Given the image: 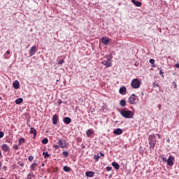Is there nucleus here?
I'll use <instances>...</instances> for the list:
<instances>
[{
    "instance_id": "f257e3e1",
    "label": "nucleus",
    "mask_w": 179,
    "mask_h": 179,
    "mask_svg": "<svg viewBox=\"0 0 179 179\" xmlns=\"http://www.w3.org/2000/svg\"><path fill=\"white\" fill-rule=\"evenodd\" d=\"M120 114L122 117H124V118H134V113L131 110L122 109L120 111Z\"/></svg>"
},
{
    "instance_id": "f03ea898",
    "label": "nucleus",
    "mask_w": 179,
    "mask_h": 179,
    "mask_svg": "<svg viewBox=\"0 0 179 179\" xmlns=\"http://www.w3.org/2000/svg\"><path fill=\"white\" fill-rule=\"evenodd\" d=\"M148 141L150 150L155 149V145H156V136L155 135H150Z\"/></svg>"
},
{
    "instance_id": "7ed1b4c3",
    "label": "nucleus",
    "mask_w": 179,
    "mask_h": 179,
    "mask_svg": "<svg viewBox=\"0 0 179 179\" xmlns=\"http://www.w3.org/2000/svg\"><path fill=\"white\" fill-rule=\"evenodd\" d=\"M139 101V98L138 97V96L135 95L134 94H132L129 98V103L130 104H138Z\"/></svg>"
},
{
    "instance_id": "20e7f679",
    "label": "nucleus",
    "mask_w": 179,
    "mask_h": 179,
    "mask_svg": "<svg viewBox=\"0 0 179 179\" xmlns=\"http://www.w3.org/2000/svg\"><path fill=\"white\" fill-rule=\"evenodd\" d=\"M161 158L162 162L167 163L168 166H173L174 164V157L171 155L169 156L168 159L164 157H161Z\"/></svg>"
},
{
    "instance_id": "39448f33",
    "label": "nucleus",
    "mask_w": 179,
    "mask_h": 179,
    "mask_svg": "<svg viewBox=\"0 0 179 179\" xmlns=\"http://www.w3.org/2000/svg\"><path fill=\"white\" fill-rule=\"evenodd\" d=\"M131 86L133 87V89H139V87H141V82L139 81V79H133L131 83Z\"/></svg>"
},
{
    "instance_id": "423d86ee",
    "label": "nucleus",
    "mask_w": 179,
    "mask_h": 179,
    "mask_svg": "<svg viewBox=\"0 0 179 179\" xmlns=\"http://www.w3.org/2000/svg\"><path fill=\"white\" fill-rule=\"evenodd\" d=\"M113 57L110 56V58L107 59V60L103 61L101 62L102 65H104V66H106V68H110V66H112L113 64L111 63V59Z\"/></svg>"
},
{
    "instance_id": "0eeeda50",
    "label": "nucleus",
    "mask_w": 179,
    "mask_h": 179,
    "mask_svg": "<svg viewBox=\"0 0 179 179\" xmlns=\"http://www.w3.org/2000/svg\"><path fill=\"white\" fill-rule=\"evenodd\" d=\"M58 145L59 148H62V149H65L66 148V141L64 140V138H60L58 141Z\"/></svg>"
},
{
    "instance_id": "6e6552de",
    "label": "nucleus",
    "mask_w": 179,
    "mask_h": 179,
    "mask_svg": "<svg viewBox=\"0 0 179 179\" xmlns=\"http://www.w3.org/2000/svg\"><path fill=\"white\" fill-rule=\"evenodd\" d=\"M101 41L102 44H103L104 45H107V44H108L111 41V39L108 37H103L102 38H101Z\"/></svg>"
},
{
    "instance_id": "1a4fd4ad",
    "label": "nucleus",
    "mask_w": 179,
    "mask_h": 179,
    "mask_svg": "<svg viewBox=\"0 0 179 179\" xmlns=\"http://www.w3.org/2000/svg\"><path fill=\"white\" fill-rule=\"evenodd\" d=\"M36 52H37V47L32 46L31 48V49L29 50V55H30V57H33V55H34V54H36Z\"/></svg>"
},
{
    "instance_id": "9d476101",
    "label": "nucleus",
    "mask_w": 179,
    "mask_h": 179,
    "mask_svg": "<svg viewBox=\"0 0 179 179\" xmlns=\"http://www.w3.org/2000/svg\"><path fill=\"white\" fill-rule=\"evenodd\" d=\"M124 131H122V129L117 128L115 130L113 131V134L115 135H121Z\"/></svg>"
},
{
    "instance_id": "9b49d317",
    "label": "nucleus",
    "mask_w": 179,
    "mask_h": 179,
    "mask_svg": "<svg viewBox=\"0 0 179 179\" xmlns=\"http://www.w3.org/2000/svg\"><path fill=\"white\" fill-rule=\"evenodd\" d=\"M119 92L120 94H125L127 93V87H121L119 90Z\"/></svg>"
},
{
    "instance_id": "f8f14e48",
    "label": "nucleus",
    "mask_w": 179,
    "mask_h": 179,
    "mask_svg": "<svg viewBox=\"0 0 179 179\" xmlns=\"http://www.w3.org/2000/svg\"><path fill=\"white\" fill-rule=\"evenodd\" d=\"M29 134H31L32 135H34V138H36V136H37V130H36L34 127H31Z\"/></svg>"
},
{
    "instance_id": "ddd939ff",
    "label": "nucleus",
    "mask_w": 179,
    "mask_h": 179,
    "mask_svg": "<svg viewBox=\"0 0 179 179\" xmlns=\"http://www.w3.org/2000/svg\"><path fill=\"white\" fill-rule=\"evenodd\" d=\"M57 122H58V115H54L52 117V124H54V125H57Z\"/></svg>"
},
{
    "instance_id": "4468645a",
    "label": "nucleus",
    "mask_w": 179,
    "mask_h": 179,
    "mask_svg": "<svg viewBox=\"0 0 179 179\" xmlns=\"http://www.w3.org/2000/svg\"><path fill=\"white\" fill-rule=\"evenodd\" d=\"M132 3L135 5V6L141 7L142 6V3L141 1H138L136 0H131Z\"/></svg>"
},
{
    "instance_id": "2eb2a0df",
    "label": "nucleus",
    "mask_w": 179,
    "mask_h": 179,
    "mask_svg": "<svg viewBox=\"0 0 179 179\" xmlns=\"http://www.w3.org/2000/svg\"><path fill=\"white\" fill-rule=\"evenodd\" d=\"M1 150L3 152H9V146H8L6 144H3L1 145Z\"/></svg>"
},
{
    "instance_id": "dca6fc26",
    "label": "nucleus",
    "mask_w": 179,
    "mask_h": 179,
    "mask_svg": "<svg viewBox=\"0 0 179 179\" xmlns=\"http://www.w3.org/2000/svg\"><path fill=\"white\" fill-rule=\"evenodd\" d=\"M13 86L14 89H19V87H20V84L19 83V81L15 80L13 82Z\"/></svg>"
},
{
    "instance_id": "f3484780",
    "label": "nucleus",
    "mask_w": 179,
    "mask_h": 179,
    "mask_svg": "<svg viewBox=\"0 0 179 179\" xmlns=\"http://www.w3.org/2000/svg\"><path fill=\"white\" fill-rule=\"evenodd\" d=\"M63 121L65 124H69L70 122H72V119L69 117H66L64 118Z\"/></svg>"
},
{
    "instance_id": "a211bd4d",
    "label": "nucleus",
    "mask_w": 179,
    "mask_h": 179,
    "mask_svg": "<svg viewBox=\"0 0 179 179\" xmlns=\"http://www.w3.org/2000/svg\"><path fill=\"white\" fill-rule=\"evenodd\" d=\"M85 176H86V177H90V178L94 177V172H93V171H87L85 173Z\"/></svg>"
},
{
    "instance_id": "6ab92c4d",
    "label": "nucleus",
    "mask_w": 179,
    "mask_h": 179,
    "mask_svg": "<svg viewBox=\"0 0 179 179\" xmlns=\"http://www.w3.org/2000/svg\"><path fill=\"white\" fill-rule=\"evenodd\" d=\"M94 131L93 130L89 129L87 131H86V135L87 136V138H90V136H92V135H93Z\"/></svg>"
},
{
    "instance_id": "aec40b11",
    "label": "nucleus",
    "mask_w": 179,
    "mask_h": 179,
    "mask_svg": "<svg viewBox=\"0 0 179 179\" xmlns=\"http://www.w3.org/2000/svg\"><path fill=\"white\" fill-rule=\"evenodd\" d=\"M112 166L113 167H114V169H115V170H118L120 169V164H118L117 162H113L112 163Z\"/></svg>"
},
{
    "instance_id": "412c9836",
    "label": "nucleus",
    "mask_w": 179,
    "mask_h": 179,
    "mask_svg": "<svg viewBox=\"0 0 179 179\" xmlns=\"http://www.w3.org/2000/svg\"><path fill=\"white\" fill-rule=\"evenodd\" d=\"M120 104L121 107H125L127 106V101H125V99H122L120 101Z\"/></svg>"
},
{
    "instance_id": "4be33fe9",
    "label": "nucleus",
    "mask_w": 179,
    "mask_h": 179,
    "mask_svg": "<svg viewBox=\"0 0 179 179\" xmlns=\"http://www.w3.org/2000/svg\"><path fill=\"white\" fill-rule=\"evenodd\" d=\"M38 164H37V163H34L31 165L30 169H31V170L34 171V170H36V167H38Z\"/></svg>"
},
{
    "instance_id": "5701e85b",
    "label": "nucleus",
    "mask_w": 179,
    "mask_h": 179,
    "mask_svg": "<svg viewBox=\"0 0 179 179\" xmlns=\"http://www.w3.org/2000/svg\"><path fill=\"white\" fill-rule=\"evenodd\" d=\"M16 104H20L23 103V98H18L15 100Z\"/></svg>"
},
{
    "instance_id": "b1692460",
    "label": "nucleus",
    "mask_w": 179,
    "mask_h": 179,
    "mask_svg": "<svg viewBox=\"0 0 179 179\" xmlns=\"http://www.w3.org/2000/svg\"><path fill=\"white\" fill-rule=\"evenodd\" d=\"M63 170L64 171H66V173H69V171H71V169L69 168V166H64Z\"/></svg>"
},
{
    "instance_id": "393cba45",
    "label": "nucleus",
    "mask_w": 179,
    "mask_h": 179,
    "mask_svg": "<svg viewBox=\"0 0 179 179\" xmlns=\"http://www.w3.org/2000/svg\"><path fill=\"white\" fill-rule=\"evenodd\" d=\"M43 156H44L45 159H48V157L50 156V154H48V152H43Z\"/></svg>"
},
{
    "instance_id": "a878e982",
    "label": "nucleus",
    "mask_w": 179,
    "mask_h": 179,
    "mask_svg": "<svg viewBox=\"0 0 179 179\" xmlns=\"http://www.w3.org/2000/svg\"><path fill=\"white\" fill-rule=\"evenodd\" d=\"M22 143H24V138H20L19 141H18V145H22Z\"/></svg>"
},
{
    "instance_id": "bb28decb",
    "label": "nucleus",
    "mask_w": 179,
    "mask_h": 179,
    "mask_svg": "<svg viewBox=\"0 0 179 179\" xmlns=\"http://www.w3.org/2000/svg\"><path fill=\"white\" fill-rule=\"evenodd\" d=\"M42 143H43V145H47V143H48V138H43L42 140Z\"/></svg>"
},
{
    "instance_id": "cd10ccee",
    "label": "nucleus",
    "mask_w": 179,
    "mask_h": 179,
    "mask_svg": "<svg viewBox=\"0 0 179 179\" xmlns=\"http://www.w3.org/2000/svg\"><path fill=\"white\" fill-rule=\"evenodd\" d=\"M63 156L66 158L67 156H69V152H68L67 151H64L62 152Z\"/></svg>"
},
{
    "instance_id": "c85d7f7f",
    "label": "nucleus",
    "mask_w": 179,
    "mask_h": 179,
    "mask_svg": "<svg viewBox=\"0 0 179 179\" xmlns=\"http://www.w3.org/2000/svg\"><path fill=\"white\" fill-rule=\"evenodd\" d=\"M94 160H96V162H99V159H100V156H99V155H96L94 156Z\"/></svg>"
},
{
    "instance_id": "c756f323",
    "label": "nucleus",
    "mask_w": 179,
    "mask_h": 179,
    "mask_svg": "<svg viewBox=\"0 0 179 179\" xmlns=\"http://www.w3.org/2000/svg\"><path fill=\"white\" fill-rule=\"evenodd\" d=\"M28 159H29V162H33V160H34V157H33V156H29V157H28Z\"/></svg>"
},
{
    "instance_id": "7c9ffc66",
    "label": "nucleus",
    "mask_w": 179,
    "mask_h": 179,
    "mask_svg": "<svg viewBox=\"0 0 179 179\" xmlns=\"http://www.w3.org/2000/svg\"><path fill=\"white\" fill-rule=\"evenodd\" d=\"M155 61L154 59H150V64H152V65H155Z\"/></svg>"
},
{
    "instance_id": "2f4dec72",
    "label": "nucleus",
    "mask_w": 179,
    "mask_h": 179,
    "mask_svg": "<svg viewBox=\"0 0 179 179\" xmlns=\"http://www.w3.org/2000/svg\"><path fill=\"white\" fill-rule=\"evenodd\" d=\"M106 170H107V171H111V170H113V167H111V166H107V167H106Z\"/></svg>"
},
{
    "instance_id": "473e14b6",
    "label": "nucleus",
    "mask_w": 179,
    "mask_h": 179,
    "mask_svg": "<svg viewBox=\"0 0 179 179\" xmlns=\"http://www.w3.org/2000/svg\"><path fill=\"white\" fill-rule=\"evenodd\" d=\"M3 135H5V134H3V131H0V139L2 138H3Z\"/></svg>"
},
{
    "instance_id": "72a5a7b5",
    "label": "nucleus",
    "mask_w": 179,
    "mask_h": 179,
    "mask_svg": "<svg viewBox=\"0 0 179 179\" xmlns=\"http://www.w3.org/2000/svg\"><path fill=\"white\" fill-rule=\"evenodd\" d=\"M31 177H33V175L31 173H29L27 175V179H31Z\"/></svg>"
},
{
    "instance_id": "f704fd0d",
    "label": "nucleus",
    "mask_w": 179,
    "mask_h": 179,
    "mask_svg": "<svg viewBox=\"0 0 179 179\" xmlns=\"http://www.w3.org/2000/svg\"><path fill=\"white\" fill-rule=\"evenodd\" d=\"M64 59H62V60L59 61L58 64H59V65H62V64H64Z\"/></svg>"
},
{
    "instance_id": "c9c22d12",
    "label": "nucleus",
    "mask_w": 179,
    "mask_h": 179,
    "mask_svg": "<svg viewBox=\"0 0 179 179\" xmlns=\"http://www.w3.org/2000/svg\"><path fill=\"white\" fill-rule=\"evenodd\" d=\"M53 148H55V150H57V149L59 148V145H55L53 146Z\"/></svg>"
},
{
    "instance_id": "e433bc0d",
    "label": "nucleus",
    "mask_w": 179,
    "mask_h": 179,
    "mask_svg": "<svg viewBox=\"0 0 179 179\" xmlns=\"http://www.w3.org/2000/svg\"><path fill=\"white\" fill-rule=\"evenodd\" d=\"M13 149H15V150H17V149H19V146L17 145H15L13 146Z\"/></svg>"
},
{
    "instance_id": "4c0bfd02",
    "label": "nucleus",
    "mask_w": 179,
    "mask_h": 179,
    "mask_svg": "<svg viewBox=\"0 0 179 179\" xmlns=\"http://www.w3.org/2000/svg\"><path fill=\"white\" fill-rule=\"evenodd\" d=\"M18 164H20V166L21 167H23V166H24V163H22V162H18Z\"/></svg>"
},
{
    "instance_id": "58836bf2",
    "label": "nucleus",
    "mask_w": 179,
    "mask_h": 179,
    "mask_svg": "<svg viewBox=\"0 0 179 179\" xmlns=\"http://www.w3.org/2000/svg\"><path fill=\"white\" fill-rule=\"evenodd\" d=\"M104 157V154H103L102 152H100V156H99V157Z\"/></svg>"
},
{
    "instance_id": "ea45409f",
    "label": "nucleus",
    "mask_w": 179,
    "mask_h": 179,
    "mask_svg": "<svg viewBox=\"0 0 179 179\" xmlns=\"http://www.w3.org/2000/svg\"><path fill=\"white\" fill-rule=\"evenodd\" d=\"M158 108L159 110H162V104H158Z\"/></svg>"
},
{
    "instance_id": "a19ab883",
    "label": "nucleus",
    "mask_w": 179,
    "mask_h": 179,
    "mask_svg": "<svg viewBox=\"0 0 179 179\" xmlns=\"http://www.w3.org/2000/svg\"><path fill=\"white\" fill-rule=\"evenodd\" d=\"M153 86L154 87H159V84H154Z\"/></svg>"
},
{
    "instance_id": "79ce46f5",
    "label": "nucleus",
    "mask_w": 179,
    "mask_h": 179,
    "mask_svg": "<svg viewBox=\"0 0 179 179\" xmlns=\"http://www.w3.org/2000/svg\"><path fill=\"white\" fill-rule=\"evenodd\" d=\"M164 73V72H163V71L161 70L160 72H159V74L162 75V76H163Z\"/></svg>"
},
{
    "instance_id": "37998d69",
    "label": "nucleus",
    "mask_w": 179,
    "mask_h": 179,
    "mask_svg": "<svg viewBox=\"0 0 179 179\" xmlns=\"http://www.w3.org/2000/svg\"><path fill=\"white\" fill-rule=\"evenodd\" d=\"M7 169H8V167L3 166V170H4V171H6Z\"/></svg>"
},
{
    "instance_id": "c03bdc74",
    "label": "nucleus",
    "mask_w": 179,
    "mask_h": 179,
    "mask_svg": "<svg viewBox=\"0 0 179 179\" xmlns=\"http://www.w3.org/2000/svg\"><path fill=\"white\" fill-rule=\"evenodd\" d=\"M6 54H7L8 55H9V54H10V52L9 50L6 51Z\"/></svg>"
},
{
    "instance_id": "a18cd8bd",
    "label": "nucleus",
    "mask_w": 179,
    "mask_h": 179,
    "mask_svg": "<svg viewBox=\"0 0 179 179\" xmlns=\"http://www.w3.org/2000/svg\"><path fill=\"white\" fill-rule=\"evenodd\" d=\"M152 68H156V64H155V63H154V64H152Z\"/></svg>"
},
{
    "instance_id": "49530a36",
    "label": "nucleus",
    "mask_w": 179,
    "mask_h": 179,
    "mask_svg": "<svg viewBox=\"0 0 179 179\" xmlns=\"http://www.w3.org/2000/svg\"><path fill=\"white\" fill-rule=\"evenodd\" d=\"M176 67L179 69V64L178 63L176 64Z\"/></svg>"
},
{
    "instance_id": "de8ad7c7",
    "label": "nucleus",
    "mask_w": 179,
    "mask_h": 179,
    "mask_svg": "<svg viewBox=\"0 0 179 179\" xmlns=\"http://www.w3.org/2000/svg\"><path fill=\"white\" fill-rule=\"evenodd\" d=\"M157 136H158V138L160 139V138H161L160 134H157Z\"/></svg>"
},
{
    "instance_id": "09e8293b",
    "label": "nucleus",
    "mask_w": 179,
    "mask_h": 179,
    "mask_svg": "<svg viewBox=\"0 0 179 179\" xmlns=\"http://www.w3.org/2000/svg\"><path fill=\"white\" fill-rule=\"evenodd\" d=\"M0 157H2V152L0 150Z\"/></svg>"
},
{
    "instance_id": "8fccbe9b",
    "label": "nucleus",
    "mask_w": 179,
    "mask_h": 179,
    "mask_svg": "<svg viewBox=\"0 0 179 179\" xmlns=\"http://www.w3.org/2000/svg\"><path fill=\"white\" fill-rule=\"evenodd\" d=\"M2 168V164L0 163V170Z\"/></svg>"
},
{
    "instance_id": "3c124183",
    "label": "nucleus",
    "mask_w": 179,
    "mask_h": 179,
    "mask_svg": "<svg viewBox=\"0 0 179 179\" xmlns=\"http://www.w3.org/2000/svg\"><path fill=\"white\" fill-rule=\"evenodd\" d=\"M62 103V101H60L59 102V104H61Z\"/></svg>"
},
{
    "instance_id": "603ef678",
    "label": "nucleus",
    "mask_w": 179,
    "mask_h": 179,
    "mask_svg": "<svg viewBox=\"0 0 179 179\" xmlns=\"http://www.w3.org/2000/svg\"><path fill=\"white\" fill-rule=\"evenodd\" d=\"M42 166L44 167V163H42Z\"/></svg>"
},
{
    "instance_id": "864d4df0",
    "label": "nucleus",
    "mask_w": 179,
    "mask_h": 179,
    "mask_svg": "<svg viewBox=\"0 0 179 179\" xmlns=\"http://www.w3.org/2000/svg\"><path fill=\"white\" fill-rule=\"evenodd\" d=\"M0 179H6V178H1Z\"/></svg>"
},
{
    "instance_id": "5fc2aeb1",
    "label": "nucleus",
    "mask_w": 179,
    "mask_h": 179,
    "mask_svg": "<svg viewBox=\"0 0 179 179\" xmlns=\"http://www.w3.org/2000/svg\"><path fill=\"white\" fill-rule=\"evenodd\" d=\"M167 141H168V142H169V141H170V139H168Z\"/></svg>"
},
{
    "instance_id": "6e6d98bb",
    "label": "nucleus",
    "mask_w": 179,
    "mask_h": 179,
    "mask_svg": "<svg viewBox=\"0 0 179 179\" xmlns=\"http://www.w3.org/2000/svg\"><path fill=\"white\" fill-rule=\"evenodd\" d=\"M82 148H85V145H83V147Z\"/></svg>"
}]
</instances>
